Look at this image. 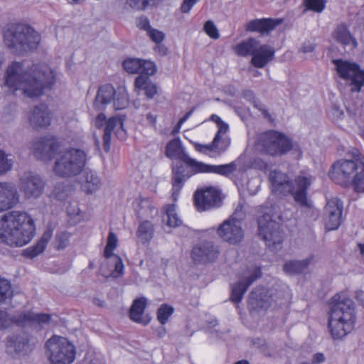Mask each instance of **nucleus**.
Segmentation results:
<instances>
[{
    "label": "nucleus",
    "instance_id": "1",
    "mask_svg": "<svg viewBox=\"0 0 364 364\" xmlns=\"http://www.w3.org/2000/svg\"><path fill=\"white\" fill-rule=\"evenodd\" d=\"M55 82L54 71L45 63L33 64L28 70H23V64L13 62L6 70L5 85L14 95L18 90L28 97H38L48 90H50Z\"/></svg>",
    "mask_w": 364,
    "mask_h": 364
},
{
    "label": "nucleus",
    "instance_id": "2",
    "mask_svg": "<svg viewBox=\"0 0 364 364\" xmlns=\"http://www.w3.org/2000/svg\"><path fill=\"white\" fill-rule=\"evenodd\" d=\"M36 235L33 219L25 212L11 211L0 220V242L11 247H23Z\"/></svg>",
    "mask_w": 364,
    "mask_h": 364
},
{
    "label": "nucleus",
    "instance_id": "3",
    "mask_svg": "<svg viewBox=\"0 0 364 364\" xmlns=\"http://www.w3.org/2000/svg\"><path fill=\"white\" fill-rule=\"evenodd\" d=\"M5 45L17 55L36 50L40 42L41 35L31 26L21 23H10L3 32Z\"/></svg>",
    "mask_w": 364,
    "mask_h": 364
},
{
    "label": "nucleus",
    "instance_id": "4",
    "mask_svg": "<svg viewBox=\"0 0 364 364\" xmlns=\"http://www.w3.org/2000/svg\"><path fill=\"white\" fill-rule=\"evenodd\" d=\"M269 180L272 186L284 195H291L295 202L301 207L311 208L308 200V189L311 184L310 177L299 175L294 180H290L289 176L279 170L270 172Z\"/></svg>",
    "mask_w": 364,
    "mask_h": 364
},
{
    "label": "nucleus",
    "instance_id": "5",
    "mask_svg": "<svg viewBox=\"0 0 364 364\" xmlns=\"http://www.w3.org/2000/svg\"><path fill=\"white\" fill-rule=\"evenodd\" d=\"M257 144L263 154L274 157L285 155L294 147L290 137L274 129L262 132L259 135Z\"/></svg>",
    "mask_w": 364,
    "mask_h": 364
},
{
    "label": "nucleus",
    "instance_id": "6",
    "mask_svg": "<svg viewBox=\"0 0 364 364\" xmlns=\"http://www.w3.org/2000/svg\"><path fill=\"white\" fill-rule=\"evenodd\" d=\"M87 156L84 151L70 148L63 151L55 163L53 170L61 177H70L79 174L84 168Z\"/></svg>",
    "mask_w": 364,
    "mask_h": 364
},
{
    "label": "nucleus",
    "instance_id": "7",
    "mask_svg": "<svg viewBox=\"0 0 364 364\" xmlns=\"http://www.w3.org/2000/svg\"><path fill=\"white\" fill-rule=\"evenodd\" d=\"M46 355L52 364H72L76 348L68 338L54 335L46 343Z\"/></svg>",
    "mask_w": 364,
    "mask_h": 364
},
{
    "label": "nucleus",
    "instance_id": "8",
    "mask_svg": "<svg viewBox=\"0 0 364 364\" xmlns=\"http://www.w3.org/2000/svg\"><path fill=\"white\" fill-rule=\"evenodd\" d=\"M338 77L350 87L351 92H360L364 86V70L355 62L333 59Z\"/></svg>",
    "mask_w": 364,
    "mask_h": 364
},
{
    "label": "nucleus",
    "instance_id": "9",
    "mask_svg": "<svg viewBox=\"0 0 364 364\" xmlns=\"http://www.w3.org/2000/svg\"><path fill=\"white\" fill-rule=\"evenodd\" d=\"M258 235L272 251L280 250L284 241L282 225L272 219L269 213H264L257 220Z\"/></svg>",
    "mask_w": 364,
    "mask_h": 364
},
{
    "label": "nucleus",
    "instance_id": "10",
    "mask_svg": "<svg viewBox=\"0 0 364 364\" xmlns=\"http://www.w3.org/2000/svg\"><path fill=\"white\" fill-rule=\"evenodd\" d=\"M363 161L350 159H340L333 164L329 171V177L336 184L350 188V181L359 170Z\"/></svg>",
    "mask_w": 364,
    "mask_h": 364
},
{
    "label": "nucleus",
    "instance_id": "11",
    "mask_svg": "<svg viewBox=\"0 0 364 364\" xmlns=\"http://www.w3.org/2000/svg\"><path fill=\"white\" fill-rule=\"evenodd\" d=\"M329 318L337 316L338 318H355V306L345 291L336 293L328 301Z\"/></svg>",
    "mask_w": 364,
    "mask_h": 364
},
{
    "label": "nucleus",
    "instance_id": "12",
    "mask_svg": "<svg viewBox=\"0 0 364 364\" xmlns=\"http://www.w3.org/2000/svg\"><path fill=\"white\" fill-rule=\"evenodd\" d=\"M237 210L228 219L221 223L217 229L219 237L231 245H237L244 239L245 232L241 226V221L236 218Z\"/></svg>",
    "mask_w": 364,
    "mask_h": 364
},
{
    "label": "nucleus",
    "instance_id": "13",
    "mask_svg": "<svg viewBox=\"0 0 364 364\" xmlns=\"http://www.w3.org/2000/svg\"><path fill=\"white\" fill-rule=\"evenodd\" d=\"M60 146V144L55 136H46L35 139L31 149L38 159L49 161L55 156Z\"/></svg>",
    "mask_w": 364,
    "mask_h": 364
},
{
    "label": "nucleus",
    "instance_id": "14",
    "mask_svg": "<svg viewBox=\"0 0 364 364\" xmlns=\"http://www.w3.org/2000/svg\"><path fill=\"white\" fill-rule=\"evenodd\" d=\"M165 155L171 160H178L188 168H192L193 173L197 168L199 161L191 158L186 151L179 137L170 140L165 147Z\"/></svg>",
    "mask_w": 364,
    "mask_h": 364
},
{
    "label": "nucleus",
    "instance_id": "15",
    "mask_svg": "<svg viewBox=\"0 0 364 364\" xmlns=\"http://www.w3.org/2000/svg\"><path fill=\"white\" fill-rule=\"evenodd\" d=\"M194 205L198 211H205L220 205V192L214 187L198 190L193 196Z\"/></svg>",
    "mask_w": 364,
    "mask_h": 364
},
{
    "label": "nucleus",
    "instance_id": "16",
    "mask_svg": "<svg viewBox=\"0 0 364 364\" xmlns=\"http://www.w3.org/2000/svg\"><path fill=\"white\" fill-rule=\"evenodd\" d=\"M45 185L39 175L28 172L21 178L20 190L26 198H37L42 195Z\"/></svg>",
    "mask_w": 364,
    "mask_h": 364
},
{
    "label": "nucleus",
    "instance_id": "17",
    "mask_svg": "<svg viewBox=\"0 0 364 364\" xmlns=\"http://www.w3.org/2000/svg\"><path fill=\"white\" fill-rule=\"evenodd\" d=\"M220 251L212 242L203 241L195 245L191 252V257L196 264H206L215 261Z\"/></svg>",
    "mask_w": 364,
    "mask_h": 364
},
{
    "label": "nucleus",
    "instance_id": "18",
    "mask_svg": "<svg viewBox=\"0 0 364 364\" xmlns=\"http://www.w3.org/2000/svg\"><path fill=\"white\" fill-rule=\"evenodd\" d=\"M262 286L255 287L250 292L247 306L250 311H266L271 305L272 295Z\"/></svg>",
    "mask_w": 364,
    "mask_h": 364
},
{
    "label": "nucleus",
    "instance_id": "19",
    "mask_svg": "<svg viewBox=\"0 0 364 364\" xmlns=\"http://www.w3.org/2000/svg\"><path fill=\"white\" fill-rule=\"evenodd\" d=\"M325 213L328 215L326 229L328 231L338 229L341 223L343 203L336 198L330 199L325 206Z\"/></svg>",
    "mask_w": 364,
    "mask_h": 364
},
{
    "label": "nucleus",
    "instance_id": "20",
    "mask_svg": "<svg viewBox=\"0 0 364 364\" xmlns=\"http://www.w3.org/2000/svg\"><path fill=\"white\" fill-rule=\"evenodd\" d=\"M262 276V268L256 267L252 274L243 281L236 282L232 285L230 299L235 304H239L243 299L244 294L250 286Z\"/></svg>",
    "mask_w": 364,
    "mask_h": 364
},
{
    "label": "nucleus",
    "instance_id": "21",
    "mask_svg": "<svg viewBox=\"0 0 364 364\" xmlns=\"http://www.w3.org/2000/svg\"><path fill=\"white\" fill-rule=\"evenodd\" d=\"M181 164H176L172 167V198L174 201L177 200L179 193L186 178L197 173H193L192 168H187Z\"/></svg>",
    "mask_w": 364,
    "mask_h": 364
},
{
    "label": "nucleus",
    "instance_id": "22",
    "mask_svg": "<svg viewBox=\"0 0 364 364\" xmlns=\"http://www.w3.org/2000/svg\"><path fill=\"white\" fill-rule=\"evenodd\" d=\"M122 65L127 73H138L139 75H153L156 71V65L153 62L137 58L124 60Z\"/></svg>",
    "mask_w": 364,
    "mask_h": 364
},
{
    "label": "nucleus",
    "instance_id": "23",
    "mask_svg": "<svg viewBox=\"0 0 364 364\" xmlns=\"http://www.w3.org/2000/svg\"><path fill=\"white\" fill-rule=\"evenodd\" d=\"M51 118V112L44 103L35 106L28 117L29 123L33 129L48 127L50 125Z\"/></svg>",
    "mask_w": 364,
    "mask_h": 364
},
{
    "label": "nucleus",
    "instance_id": "24",
    "mask_svg": "<svg viewBox=\"0 0 364 364\" xmlns=\"http://www.w3.org/2000/svg\"><path fill=\"white\" fill-rule=\"evenodd\" d=\"M19 202V196L15 186L8 183H0V211L14 208Z\"/></svg>",
    "mask_w": 364,
    "mask_h": 364
},
{
    "label": "nucleus",
    "instance_id": "25",
    "mask_svg": "<svg viewBox=\"0 0 364 364\" xmlns=\"http://www.w3.org/2000/svg\"><path fill=\"white\" fill-rule=\"evenodd\" d=\"M236 169L237 164L234 161L222 165H212L199 161L194 173H215L230 178Z\"/></svg>",
    "mask_w": 364,
    "mask_h": 364
},
{
    "label": "nucleus",
    "instance_id": "26",
    "mask_svg": "<svg viewBox=\"0 0 364 364\" xmlns=\"http://www.w3.org/2000/svg\"><path fill=\"white\" fill-rule=\"evenodd\" d=\"M283 22L282 18H262L251 20L246 24V30L268 34Z\"/></svg>",
    "mask_w": 364,
    "mask_h": 364
},
{
    "label": "nucleus",
    "instance_id": "27",
    "mask_svg": "<svg viewBox=\"0 0 364 364\" xmlns=\"http://www.w3.org/2000/svg\"><path fill=\"white\" fill-rule=\"evenodd\" d=\"M275 49L267 44L260 45L253 53L250 63L257 68H263L274 58Z\"/></svg>",
    "mask_w": 364,
    "mask_h": 364
},
{
    "label": "nucleus",
    "instance_id": "28",
    "mask_svg": "<svg viewBox=\"0 0 364 364\" xmlns=\"http://www.w3.org/2000/svg\"><path fill=\"white\" fill-rule=\"evenodd\" d=\"M116 90L111 84L100 86L94 101V107L97 110H103L107 105L112 103Z\"/></svg>",
    "mask_w": 364,
    "mask_h": 364
},
{
    "label": "nucleus",
    "instance_id": "29",
    "mask_svg": "<svg viewBox=\"0 0 364 364\" xmlns=\"http://www.w3.org/2000/svg\"><path fill=\"white\" fill-rule=\"evenodd\" d=\"M354 327V320H328V328L333 339H341Z\"/></svg>",
    "mask_w": 364,
    "mask_h": 364
},
{
    "label": "nucleus",
    "instance_id": "30",
    "mask_svg": "<svg viewBox=\"0 0 364 364\" xmlns=\"http://www.w3.org/2000/svg\"><path fill=\"white\" fill-rule=\"evenodd\" d=\"M155 225L149 220H142L139 223L136 236L139 242L149 245L155 235Z\"/></svg>",
    "mask_w": 364,
    "mask_h": 364
},
{
    "label": "nucleus",
    "instance_id": "31",
    "mask_svg": "<svg viewBox=\"0 0 364 364\" xmlns=\"http://www.w3.org/2000/svg\"><path fill=\"white\" fill-rule=\"evenodd\" d=\"M53 235L51 230H46L37 242L23 250V255L28 258L33 259L41 254L46 249Z\"/></svg>",
    "mask_w": 364,
    "mask_h": 364
},
{
    "label": "nucleus",
    "instance_id": "32",
    "mask_svg": "<svg viewBox=\"0 0 364 364\" xmlns=\"http://www.w3.org/2000/svg\"><path fill=\"white\" fill-rule=\"evenodd\" d=\"M119 125L123 132H125L123 129V122L117 117H112L108 119L107 126L105 127L104 134L102 136V146L105 152H109L110 150L111 136L112 133L114 128Z\"/></svg>",
    "mask_w": 364,
    "mask_h": 364
},
{
    "label": "nucleus",
    "instance_id": "33",
    "mask_svg": "<svg viewBox=\"0 0 364 364\" xmlns=\"http://www.w3.org/2000/svg\"><path fill=\"white\" fill-rule=\"evenodd\" d=\"M333 38L343 46H350L351 48L354 49L358 46L355 38L353 37L348 27L344 24L337 26L333 33Z\"/></svg>",
    "mask_w": 364,
    "mask_h": 364
},
{
    "label": "nucleus",
    "instance_id": "34",
    "mask_svg": "<svg viewBox=\"0 0 364 364\" xmlns=\"http://www.w3.org/2000/svg\"><path fill=\"white\" fill-rule=\"evenodd\" d=\"M6 350L11 354H26L31 350V347L27 338H11L7 340Z\"/></svg>",
    "mask_w": 364,
    "mask_h": 364
},
{
    "label": "nucleus",
    "instance_id": "35",
    "mask_svg": "<svg viewBox=\"0 0 364 364\" xmlns=\"http://www.w3.org/2000/svg\"><path fill=\"white\" fill-rule=\"evenodd\" d=\"M228 132H217L212 141L213 152L218 155L225 153L230 146L231 139L227 134Z\"/></svg>",
    "mask_w": 364,
    "mask_h": 364
},
{
    "label": "nucleus",
    "instance_id": "36",
    "mask_svg": "<svg viewBox=\"0 0 364 364\" xmlns=\"http://www.w3.org/2000/svg\"><path fill=\"white\" fill-rule=\"evenodd\" d=\"M314 259V256H311L303 260H291L287 262L283 267L285 273L289 275H294L303 273L307 269Z\"/></svg>",
    "mask_w": 364,
    "mask_h": 364
},
{
    "label": "nucleus",
    "instance_id": "37",
    "mask_svg": "<svg viewBox=\"0 0 364 364\" xmlns=\"http://www.w3.org/2000/svg\"><path fill=\"white\" fill-rule=\"evenodd\" d=\"M148 75H139L134 82L136 88L139 90H144L147 98H153L157 92L156 85L149 80Z\"/></svg>",
    "mask_w": 364,
    "mask_h": 364
},
{
    "label": "nucleus",
    "instance_id": "38",
    "mask_svg": "<svg viewBox=\"0 0 364 364\" xmlns=\"http://www.w3.org/2000/svg\"><path fill=\"white\" fill-rule=\"evenodd\" d=\"M259 46V41L254 38H249L234 46L235 53L239 56L246 57L253 55L256 48Z\"/></svg>",
    "mask_w": 364,
    "mask_h": 364
},
{
    "label": "nucleus",
    "instance_id": "39",
    "mask_svg": "<svg viewBox=\"0 0 364 364\" xmlns=\"http://www.w3.org/2000/svg\"><path fill=\"white\" fill-rule=\"evenodd\" d=\"M147 305L148 300L144 296L134 299L129 310V318H141Z\"/></svg>",
    "mask_w": 364,
    "mask_h": 364
},
{
    "label": "nucleus",
    "instance_id": "40",
    "mask_svg": "<svg viewBox=\"0 0 364 364\" xmlns=\"http://www.w3.org/2000/svg\"><path fill=\"white\" fill-rule=\"evenodd\" d=\"M167 216L166 225L171 228H177L182 225V220L178 216L175 204H166L163 208Z\"/></svg>",
    "mask_w": 364,
    "mask_h": 364
},
{
    "label": "nucleus",
    "instance_id": "41",
    "mask_svg": "<svg viewBox=\"0 0 364 364\" xmlns=\"http://www.w3.org/2000/svg\"><path fill=\"white\" fill-rule=\"evenodd\" d=\"M100 181L99 178L92 171L85 173V181L82 183V189L87 194H91L99 189Z\"/></svg>",
    "mask_w": 364,
    "mask_h": 364
},
{
    "label": "nucleus",
    "instance_id": "42",
    "mask_svg": "<svg viewBox=\"0 0 364 364\" xmlns=\"http://www.w3.org/2000/svg\"><path fill=\"white\" fill-rule=\"evenodd\" d=\"M68 215L70 218L69 223L74 225L80 223L83 219V213L79 208L78 202L74 200L66 208Z\"/></svg>",
    "mask_w": 364,
    "mask_h": 364
},
{
    "label": "nucleus",
    "instance_id": "43",
    "mask_svg": "<svg viewBox=\"0 0 364 364\" xmlns=\"http://www.w3.org/2000/svg\"><path fill=\"white\" fill-rule=\"evenodd\" d=\"M14 295V289L11 282L0 276V304L11 299Z\"/></svg>",
    "mask_w": 364,
    "mask_h": 364
},
{
    "label": "nucleus",
    "instance_id": "44",
    "mask_svg": "<svg viewBox=\"0 0 364 364\" xmlns=\"http://www.w3.org/2000/svg\"><path fill=\"white\" fill-rule=\"evenodd\" d=\"M350 188H352L356 193H364V162L361 164L359 170L354 174L350 183Z\"/></svg>",
    "mask_w": 364,
    "mask_h": 364
},
{
    "label": "nucleus",
    "instance_id": "45",
    "mask_svg": "<svg viewBox=\"0 0 364 364\" xmlns=\"http://www.w3.org/2000/svg\"><path fill=\"white\" fill-rule=\"evenodd\" d=\"M112 103L116 110H121L126 108L129 105V97L127 91L125 90L116 91V95L114 97Z\"/></svg>",
    "mask_w": 364,
    "mask_h": 364
},
{
    "label": "nucleus",
    "instance_id": "46",
    "mask_svg": "<svg viewBox=\"0 0 364 364\" xmlns=\"http://www.w3.org/2000/svg\"><path fill=\"white\" fill-rule=\"evenodd\" d=\"M117 235L112 231H109L107 239V244L104 249V257L105 258L108 259L114 255L113 252L117 248Z\"/></svg>",
    "mask_w": 364,
    "mask_h": 364
},
{
    "label": "nucleus",
    "instance_id": "47",
    "mask_svg": "<svg viewBox=\"0 0 364 364\" xmlns=\"http://www.w3.org/2000/svg\"><path fill=\"white\" fill-rule=\"evenodd\" d=\"M306 10L316 13L322 12L326 8V0H303Z\"/></svg>",
    "mask_w": 364,
    "mask_h": 364
},
{
    "label": "nucleus",
    "instance_id": "48",
    "mask_svg": "<svg viewBox=\"0 0 364 364\" xmlns=\"http://www.w3.org/2000/svg\"><path fill=\"white\" fill-rule=\"evenodd\" d=\"M156 0H127V4L129 7L138 10H144L147 6L155 4Z\"/></svg>",
    "mask_w": 364,
    "mask_h": 364
},
{
    "label": "nucleus",
    "instance_id": "49",
    "mask_svg": "<svg viewBox=\"0 0 364 364\" xmlns=\"http://www.w3.org/2000/svg\"><path fill=\"white\" fill-rule=\"evenodd\" d=\"M70 236L67 232L58 233L55 240V248L58 250L65 249L69 243Z\"/></svg>",
    "mask_w": 364,
    "mask_h": 364
},
{
    "label": "nucleus",
    "instance_id": "50",
    "mask_svg": "<svg viewBox=\"0 0 364 364\" xmlns=\"http://www.w3.org/2000/svg\"><path fill=\"white\" fill-rule=\"evenodd\" d=\"M12 168V161L7 158L4 151L0 150V175L6 173Z\"/></svg>",
    "mask_w": 364,
    "mask_h": 364
},
{
    "label": "nucleus",
    "instance_id": "51",
    "mask_svg": "<svg viewBox=\"0 0 364 364\" xmlns=\"http://www.w3.org/2000/svg\"><path fill=\"white\" fill-rule=\"evenodd\" d=\"M204 31L205 33L213 39H218L220 37L219 31L214 24V23L209 20L207 21L203 27Z\"/></svg>",
    "mask_w": 364,
    "mask_h": 364
},
{
    "label": "nucleus",
    "instance_id": "52",
    "mask_svg": "<svg viewBox=\"0 0 364 364\" xmlns=\"http://www.w3.org/2000/svg\"><path fill=\"white\" fill-rule=\"evenodd\" d=\"M174 309L168 304H163L158 309L157 318H168L173 313Z\"/></svg>",
    "mask_w": 364,
    "mask_h": 364
},
{
    "label": "nucleus",
    "instance_id": "53",
    "mask_svg": "<svg viewBox=\"0 0 364 364\" xmlns=\"http://www.w3.org/2000/svg\"><path fill=\"white\" fill-rule=\"evenodd\" d=\"M147 34L156 44H160L165 38V35L162 31L153 28L147 32Z\"/></svg>",
    "mask_w": 364,
    "mask_h": 364
},
{
    "label": "nucleus",
    "instance_id": "54",
    "mask_svg": "<svg viewBox=\"0 0 364 364\" xmlns=\"http://www.w3.org/2000/svg\"><path fill=\"white\" fill-rule=\"evenodd\" d=\"M115 258L117 261L114 265V269L112 272V275L114 277H119L123 275L124 266L122 258L119 255H115Z\"/></svg>",
    "mask_w": 364,
    "mask_h": 364
},
{
    "label": "nucleus",
    "instance_id": "55",
    "mask_svg": "<svg viewBox=\"0 0 364 364\" xmlns=\"http://www.w3.org/2000/svg\"><path fill=\"white\" fill-rule=\"evenodd\" d=\"M144 203H149L148 205H147V210L151 214L154 211L156 212V213H157V210L156 209V208L152 205L151 204L149 203V200L146 199V198H141L140 197L138 200V202H137V208H138V210H137V212H138V218H140V215H141V209L142 208L141 206L142 205V204Z\"/></svg>",
    "mask_w": 364,
    "mask_h": 364
},
{
    "label": "nucleus",
    "instance_id": "56",
    "mask_svg": "<svg viewBox=\"0 0 364 364\" xmlns=\"http://www.w3.org/2000/svg\"><path fill=\"white\" fill-rule=\"evenodd\" d=\"M210 119L212 121L215 122L217 124L218 126V131L217 132H224V131H228L229 126L227 123L223 122L221 118L216 115V114H212L210 117Z\"/></svg>",
    "mask_w": 364,
    "mask_h": 364
},
{
    "label": "nucleus",
    "instance_id": "57",
    "mask_svg": "<svg viewBox=\"0 0 364 364\" xmlns=\"http://www.w3.org/2000/svg\"><path fill=\"white\" fill-rule=\"evenodd\" d=\"M136 26L141 30L148 32L151 28L149 20L146 16H141L136 20Z\"/></svg>",
    "mask_w": 364,
    "mask_h": 364
},
{
    "label": "nucleus",
    "instance_id": "58",
    "mask_svg": "<svg viewBox=\"0 0 364 364\" xmlns=\"http://www.w3.org/2000/svg\"><path fill=\"white\" fill-rule=\"evenodd\" d=\"M195 150L199 153L207 154V151L213 152L212 142L208 144H201L197 142L193 143Z\"/></svg>",
    "mask_w": 364,
    "mask_h": 364
},
{
    "label": "nucleus",
    "instance_id": "59",
    "mask_svg": "<svg viewBox=\"0 0 364 364\" xmlns=\"http://www.w3.org/2000/svg\"><path fill=\"white\" fill-rule=\"evenodd\" d=\"M25 320H0V331L6 330L12 325L20 326Z\"/></svg>",
    "mask_w": 364,
    "mask_h": 364
},
{
    "label": "nucleus",
    "instance_id": "60",
    "mask_svg": "<svg viewBox=\"0 0 364 364\" xmlns=\"http://www.w3.org/2000/svg\"><path fill=\"white\" fill-rule=\"evenodd\" d=\"M107 121L108 119H107L105 114L100 113L97 114L95 120V127L98 129H101L103 127H105L107 126Z\"/></svg>",
    "mask_w": 364,
    "mask_h": 364
},
{
    "label": "nucleus",
    "instance_id": "61",
    "mask_svg": "<svg viewBox=\"0 0 364 364\" xmlns=\"http://www.w3.org/2000/svg\"><path fill=\"white\" fill-rule=\"evenodd\" d=\"M199 0H183L181 6V11L182 13H188L192 7L196 4Z\"/></svg>",
    "mask_w": 364,
    "mask_h": 364
},
{
    "label": "nucleus",
    "instance_id": "62",
    "mask_svg": "<svg viewBox=\"0 0 364 364\" xmlns=\"http://www.w3.org/2000/svg\"><path fill=\"white\" fill-rule=\"evenodd\" d=\"M254 107L262 113L264 118L267 119L270 122H274L273 117L269 114V111L266 108H264L262 105L255 104Z\"/></svg>",
    "mask_w": 364,
    "mask_h": 364
},
{
    "label": "nucleus",
    "instance_id": "63",
    "mask_svg": "<svg viewBox=\"0 0 364 364\" xmlns=\"http://www.w3.org/2000/svg\"><path fill=\"white\" fill-rule=\"evenodd\" d=\"M191 114V112H187L183 117H181L178 122H177L176 125L174 127L173 129V133H178L182 126V124L187 120V119L189 117Z\"/></svg>",
    "mask_w": 364,
    "mask_h": 364
},
{
    "label": "nucleus",
    "instance_id": "64",
    "mask_svg": "<svg viewBox=\"0 0 364 364\" xmlns=\"http://www.w3.org/2000/svg\"><path fill=\"white\" fill-rule=\"evenodd\" d=\"M325 361L324 354L322 353H316L312 358L313 364H320Z\"/></svg>",
    "mask_w": 364,
    "mask_h": 364
}]
</instances>
